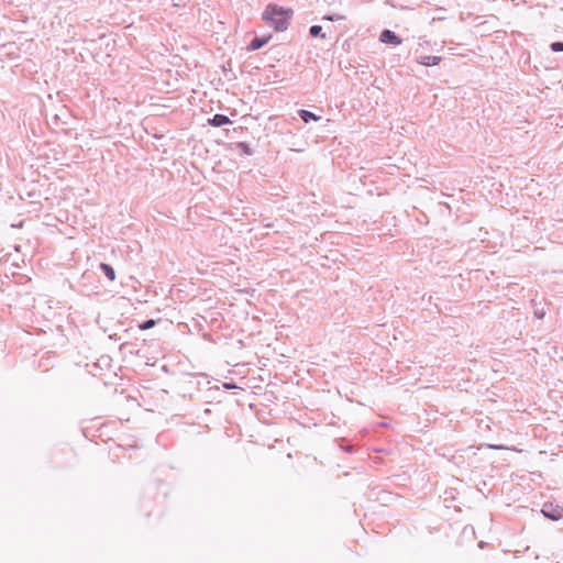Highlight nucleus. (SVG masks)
Masks as SVG:
<instances>
[{
	"label": "nucleus",
	"instance_id": "nucleus-1",
	"mask_svg": "<svg viewBox=\"0 0 563 563\" xmlns=\"http://www.w3.org/2000/svg\"><path fill=\"white\" fill-rule=\"evenodd\" d=\"M262 16L268 25L275 29V31L282 32L288 27L289 20L292 16V10L271 3L266 5Z\"/></svg>",
	"mask_w": 563,
	"mask_h": 563
},
{
	"label": "nucleus",
	"instance_id": "nucleus-2",
	"mask_svg": "<svg viewBox=\"0 0 563 563\" xmlns=\"http://www.w3.org/2000/svg\"><path fill=\"white\" fill-rule=\"evenodd\" d=\"M544 517L558 521L563 518V506L553 503H545L541 509Z\"/></svg>",
	"mask_w": 563,
	"mask_h": 563
},
{
	"label": "nucleus",
	"instance_id": "nucleus-3",
	"mask_svg": "<svg viewBox=\"0 0 563 563\" xmlns=\"http://www.w3.org/2000/svg\"><path fill=\"white\" fill-rule=\"evenodd\" d=\"M380 41L383 43H388V44H393V45H400L401 44V38H399L393 31L390 30H385L382 32L380 34Z\"/></svg>",
	"mask_w": 563,
	"mask_h": 563
},
{
	"label": "nucleus",
	"instance_id": "nucleus-4",
	"mask_svg": "<svg viewBox=\"0 0 563 563\" xmlns=\"http://www.w3.org/2000/svg\"><path fill=\"white\" fill-rule=\"evenodd\" d=\"M208 122L213 126H222L230 123V120L227 115L216 114L213 118L209 119Z\"/></svg>",
	"mask_w": 563,
	"mask_h": 563
},
{
	"label": "nucleus",
	"instance_id": "nucleus-5",
	"mask_svg": "<svg viewBox=\"0 0 563 563\" xmlns=\"http://www.w3.org/2000/svg\"><path fill=\"white\" fill-rule=\"evenodd\" d=\"M441 62L440 56H421L418 60L419 64L423 66H434Z\"/></svg>",
	"mask_w": 563,
	"mask_h": 563
},
{
	"label": "nucleus",
	"instance_id": "nucleus-6",
	"mask_svg": "<svg viewBox=\"0 0 563 563\" xmlns=\"http://www.w3.org/2000/svg\"><path fill=\"white\" fill-rule=\"evenodd\" d=\"M298 113L305 123H308L310 120H313V121L320 120V117L313 114L312 112H310L308 110H299Z\"/></svg>",
	"mask_w": 563,
	"mask_h": 563
},
{
	"label": "nucleus",
	"instance_id": "nucleus-7",
	"mask_svg": "<svg viewBox=\"0 0 563 563\" xmlns=\"http://www.w3.org/2000/svg\"><path fill=\"white\" fill-rule=\"evenodd\" d=\"M269 37H265V38H254L250 45H249V49L250 51H256L258 48H261L262 46H264L267 42H268Z\"/></svg>",
	"mask_w": 563,
	"mask_h": 563
},
{
	"label": "nucleus",
	"instance_id": "nucleus-8",
	"mask_svg": "<svg viewBox=\"0 0 563 563\" xmlns=\"http://www.w3.org/2000/svg\"><path fill=\"white\" fill-rule=\"evenodd\" d=\"M100 268L103 271V273L106 274V276H107L111 282H113V280L115 279V273H114V269H113L109 264L101 263V264H100Z\"/></svg>",
	"mask_w": 563,
	"mask_h": 563
},
{
	"label": "nucleus",
	"instance_id": "nucleus-9",
	"mask_svg": "<svg viewBox=\"0 0 563 563\" xmlns=\"http://www.w3.org/2000/svg\"><path fill=\"white\" fill-rule=\"evenodd\" d=\"M154 325H155V321L154 320H147L146 322L140 324L139 328L141 330H147V329H150V328H152Z\"/></svg>",
	"mask_w": 563,
	"mask_h": 563
},
{
	"label": "nucleus",
	"instance_id": "nucleus-10",
	"mask_svg": "<svg viewBox=\"0 0 563 563\" xmlns=\"http://www.w3.org/2000/svg\"><path fill=\"white\" fill-rule=\"evenodd\" d=\"M551 48L553 52H563V43L562 42H554L551 44Z\"/></svg>",
	"mask_w": 563,
	"mask_h": 563
},
{
	"label": "nucleus",
	"instance_id": "nucleus-11",
	"mask_svg": "<svg viewBox=\"0 0 563 563\" xmlns=\"http://www.w3.org/2000/svg\"><path fill=\"white\" fill-rule=\"evenodd\" d=\"M321 30H322V29H321V26H320V25H313V26H311V27H310V34H311V36H317V35H319V34H320V32H321Z\"/></svg>",
	"mask_w": 563,
	"mask_h": 563
},
{
	"label": "nucleus",
	"instance_id": "nucleus-12",
	"mask_svg": "<svg viewBox=\"0 0 563 563\" xmlns=\"http://www.w3.org/2000/svg\"><path fill=\"white\" fill-rule=\"evenodd\" d=\"M344 16L343 15H328V16H323V20H330V21H338V20H343Z\"/></svg>",
	"mask_w": 563,
	"mask_h": 563
},
{
	"label": "nucleus",
	"instance_id": "nucleus-13",
	"mask_svg": "<svg viewBox=\"0 0 563 563\" xmlns=\"http://www.w3.org/2000/svg\"><path fill=\"white\" fill-rule=\"evenodd\" d=\"M487 448L493 449V450H504V449H506L503 445H495V444H488Z\"/></svg>",
	"mask_w": 563,
	"mask_h": 563
}]
</instances>
